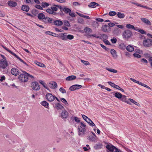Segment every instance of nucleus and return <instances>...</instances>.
Wrapping results in <instances>:
<instances>
[{
    "instance_id": "40",
    "label": "nucleus",
    "mask_w": 152,
    "mask_h": 152,
    "mask_svg": "<svg viewBox=\"0 0 152 152\" xmlns=\"http://www.w3.org/2000/svg\"><path fill=\"white\" fill-rule=\"evenodd\" d=\"M126 48V46L125 44L122 43L120 44L119 46V48L122 50H124Z\"/></svg>"
},
{
    "instance_id": "2",
    "label": "nucleus",
    "mask_w": 152,
    "mask_h": 152,
    "mask_svg": "<svg viewBox=\"0 0 152 152\" xmlns=\"http://www.w3.org/2000/svg\"><path fill=\"white\" fill-rule=\"evenodd\" d=\"M23 73L19 76L18 78L22 82H26L28 80V74L26 71H23Z\"/></svg>"
},
{
    "instance_id": "29",
    "label": "nucleus",
    "mask_w": 152,
    "mask_h": 152,
    "mask_svg": "<svg viewBox=\"0 0 152 152\" xmlns=\"http://www.w3.org/2000/svg\"><path fill=\"white\" fill-rule=\"evenodd\" d=\"M126 27L129 29H132L135 30L136 29V27H135L133 25L130 24H127L126 25Z\"/></svg>"
},
{
    "instance_id": "59",
    "label": "nucleus",
    "mask_w": 152,
    "mask_h": 152,
    "mask_svg": "<svg viewBox=\"0 0 152 152\" xmlns=\"http://www.w3.org/2000/svg\"><path fill=\"white\" fill-rule=\"evenodd\" d=\"M111 41L113 44L117 42V39L116 38H113L111 39Z\"/></svg>"
},
{
    "instance_id": "55",
    "label": "nucleus",
    "mask_w": 152,
    "mask_h": 152,
    "mask_svg": "<svg viewBox=\"0 0 152 152\" xmlns=\"http://www.w3.org/2000/svg\"><path fill=\"white\" fill-rule=\"evenodd\" d=\"M101 37L102 38L104 39H106L108 38V37L107 35L105 34H102L101 35Z\"/></svg>"
},
{
    "instance_id": "36",
    "label": "nucleus",
    "mask_w": 152,
    "mask_h": 152,
    "mask_svg": "<svg viewBox=\"0 0 152 152\" xmlns=\"http://www.w3.org/2000/svg\"><path fill=\"white\" fill-rule=\"evenodd\" d=\"M102 144H97L94 146V148L95 149H100L102 147Z\"/></svg>"
},
{
    "instance_id": "26",
    "label": "nucleus",
    "mask_w": 152,
    "mask_h": 152,
    "mask_svg": "<svg viewBox=\"0 0 152 152\" xmlns=\"http://www.w3.org/2000/svg\"><path fill=\"white\" fill-rule=\"evenodd\" d=\"M122 95L121 93L118 92H117L114 94L115 96L119 99L121 98Z\"/></svg>"
},
{
    "instance_id": "62",
    "label": "nucleus",
    "mask_w": 152,
    "mask_h": 152,
    "mask_svg": "<svg viewBox=\"0 0 152 152\" xmlns=\"http://www.w3.org/2000/svg\"><path fill=\"white\" fill-rule=\"evenodd\" d=\"M46 12L50 14H52V13H53V11L51 9H48L47 10H46Z\"/></svg>"
},
{
    "instance_id": "60",
    "label": "nucleus",
    "mask_w": 152,
    "mask_h": 152,
    "mask_svg": "<svg viewBox=\"0 0 152 152\" xmlns=\"http://www.w3.org/2000/svg\"><path fill=\"white\" fill-rule=\"evenodd\" d=\"M115 25V24L112 23H109L108 24V26L109 28L113 27Z\"/></svg>"
},
{
    "instance_id": "10",
    "label": "nucleus",
    "mask_w": 152,
    "mask_h": 152,
    "mask_svg": "<svg viewBox=\"0 0 152 152\" xmlns=\"http://www.w3.org/2000/svg\"><path fill=\"white\" fill-rule=\"evenodd\" d=\"M8 64L7 61L5 60H1L0 61V67L4 69L7 66Z\"/></svg>"
},
{
    "instance_id": "53",
    "label": "nucleus",
    "mask_w": 152,
    "mask_h": 152,
    "mask_svg": "<svg viewBox=\"0 0 152 152\" xmlns=\"http://www.w3.org/2000/svg\"><path fill=\"white\" fill-rule=\"evenodd\" d=\"M35 7L39 9L40 10H43V9L42 7H41L40 5H38V4H36L35 5Z\"/></svg>"
},
{
    "instance_id": "37",
    "label": "nucleus",
    "mask_w": 152,
    "mask_h": 152,
    "mask_svg": "<svg viewBox=\"0 0 152 152\" xmlns=\"http://www.w3.org/2000/svg\"><path fill=\"white\" fill-rule=\"evenodd\" d=\"M35 63L37 65L39 66L45 67V65L43 63L39 62L37 61H36L35 62Z\"/></svg>"
},
{
    "instance_id": "51",
    "label": "nucleus",
    "mask_w": 152,
    "mask_h": 152,
    "mask_svg": "<svg viewBox=\"0 0 152 152\" xmlns=\"http://www.w3.org/2000/svg\"><path fill=\"white\" fill-rule=\"evenodd\" d=\"M64 25L68 27H70V25L69 22L67 20H65L64 23Z\"/></svg>"
},
{
    "instance_id": "63",
    "label": "nucleus",
    "mask_w": 152,
    "mask_h": 152,
    "mask_svg": "<svg viewBox=\"0 0 152 152\" xmlns=\"http://www.w3.org/2000/svg\"><path fill=\"white\" fill-rule=\"evenodd\" d=\"M103 41L107 45H110V42L107 39H104Z\"/></svg>"
},
{
    "instance_id": "57",
    "label": "nucleus",
    "mask_w": 152,
    "mask_h": 152,
    "mask_svg": "<svg viewBox=\"0 0 152 152\" xmlns=\"http://www.w3.org/2000/svg\"><path fill=\"white\" fill-rule=\"evenodd\" d=\"M90 122L88 121H87V123H88L90 126H95V124L91 120Z\"/></svg>"
},
{
    "instance_id": "6",
    "label": "nucleus",
    "mask_w": 152,
    "mask_h": 152,
    "mask_svg": "<svg viewBox=\"0 0 152 152\" xmlns=\"http://www.w3.org/2000/svg\"><path fill=\"white\" fill-rule=\"evenodd\" d=\"M45 97L47 99L49 102H52L55 99V96L50 93L46 94Z\"/></svg>"
},
{
    "instance_id": "47",
    "label": "nucleus",
    "mask_w": 152,
    "mask_h": 152,
    "mask_svg": "<svg viewBox=\"0 0 152 152\" xmlns=\"http://www.w3.org/2000/svg\"><path fill=\"white\" fill-rule=\"evenodd\" d=\"M59 91L62 93L64 94L66 93V90L62 87H61L59 89Z\"/></svg>"
},
{
    "instance_id": "50",
    "label": "nucleus",
    "mask_w": 152,
    "mask_h": 152,
    "mask_svg": "<svg viewBox=\"0 0 152 152\" xmlns=\"http://www.w3.org/2000/svg\"><path fill=\"white\" fill-rule=\"evenodd\" d=\"M140 85L142 86H144V87L150 89V90H151V88L149 86H147V85H146L143 83H142L141 82L140 83Z\"/></svg>"
},
{
    "instance_id": "33",
    "label": "nucleus",
    "mask_w": 152,
    "mask_h": 152,
    "mask_svg": "<svg viewBox=\"0 0 152 152\" xmlns=\"http://www.w3.org/2000/svg\"><path fill=\"white\" fill-rule=\"evenodd\" d=\"M45 15L43 13H40L38 14V18L39 20L43 19L45 18Z\"/></svg>"
},
{
    "instance_id": "18",
    "label": "nucleus",
    "mask_w": 152,
    "mask_h": 152,
    "mask_svg": "<svg viewBox=\"0 0 152 152\" xmlns=\"http://www.w3.org/2000/svg\"><path fill=\"white\" fill-rule=\"evenodd\" d=\"M8 4L10 7H15L17 5V3L13 1L10 0L8 1Z\"/></svg>"
},
{
    "instance_id": "64",
    "label": "nucleus",
    "mask_w": 152,
    "mask_h": 152,
    "mask_svg": "<svg viewBox=\"0 0 152 152\" xmlns=\"http://www.w3.org/2000/svg\"><path fill=\"white\" fill-rule=\"evenodd\" d=\"M148 61L150 63L151 67H152V56L149 58Z\"/></svg>"
},
{
    "instance_id": "45",
    "label": "nucleus",
    "mask_w": 152,
    "mask_h": 152,
    "mask_svg": "<svg viewBox=\"0 0 152 152\" xmlns=\"http://www.w3.org/2000/svg\"><path fill=\"white\" fill-rule=\"evenodd\" d=\"M74 38V36L72 35L71 34H67V40L68 39L71 40L73 39Z\"/></svg>"
},
{
    "instance_id": "48",
    "label": "nucleus",
    "mask_w": 152,
    "mask_h": 152,
    "mask_svg": "<svg viewBox=\"0 0 152 152\" xmlns=\"http://www.w3.org/2000/svg\"><path fill=\"white\" fill-rule=\"evenodd\" d=\"M39 83L42 85L45 88L47 89H48V87L46 86L45 85V83H44V82L43 81L40 80L39 81Z\"/></svg>"
},
{
    "instance_id": "20",
    "label": "nucleus",
    "mask_w": 152,
    "mask_h": 152,
    "mask_svg": "<svg viewBox=\"0 0 152 152\" xmlns=\"http://www.w3.org/2000/svg\"><path fill=\"white\" fill-rule=\"evenodd\" d=\"M55 107L58 110L64 109V107L60 103L55 104Z\"/></svg>"
},
{
    "instance_id": "44",
    "label": "nucleus",
    "mask_w": 152,
    "mask_h": 152,
    "mask_svg": "<svg viewBox=\"0 0 152 152\" xmlns=\"http://www.w3.org/2000/svg\"><path fill=\"white\" fill-rule=\"evenodd\" d=\"M61 102L63 103L65 105H68V104L66 100L64 98H61Z\"/></svg>"
},
{
    "instance_id": "54",
    "label": "nucleus",
    "mask_w": 152,
    "mask_h": 152,
    "mask_svg": "<svg viewBox=\"0 0 152 152\" xmlns=\"http://www.w3.org/2000/svg\"><path fill=\"white\" fill-rule=\"evenodd\" d=\"M54 5V6L55 7H52L51 8V9L52 10V11H56L57 10L58 8L56 7Z\"/></svg>"
},
{
    "instance_id": "14",
    "label": "nucleus",
    "mask_w": 152,
    "mask_h": 152,
    "mask_svg": "<svg viewBox=\"0 0 152 152\" xmlns=\"http://www.w3.org/2000/svg\"><path fill=\"white\" fill-rule=\"evenodd\" d=\"M68 113L65 110L63 111L61 113V117L63 118H66L68 116Z\"/></svg>"
},
{
    "instance_id": "61",
    "label": "nucleus",
    "mask_w": 152,
    "mask_h": 152,
    "mask_svg": "<svg viewBox=\"0 0 152 152\" xmlns=\"http://www.w3.org/2000/svg\"><path fill=\"white\" fill-rule=\"evenodd\" d=\"M133 56L136 58H140L141 57V56L140 55L137 54V53H134L133 54Z\"/></svg>"
},
{
    "instance_id": "46",
    "label": "nucleus",
    "mask_w": 152,
    "mask_h": 152,
    "mask_svg": "<svg viewBox=\"0 0 152 152\" xmlns=\"http://www.w3.org/2000/svg\"><path fill=\"white\" fill-rule=\"evenodd\" d=\"M81 61L83 64L85 65H87L89 64V63L88 61H84L83 60H81Z\"/></svg>"
},
{
    "instance_id": "13",
    "label": "nucleus",
    "mask_w": 152,
    "mask_h": 152,
    "mask_svg": "<svg viewBox=\"0 0 152 152\" xmlns=\"http://www.w3.org/2000/svg\"><path fill=\"white\" fill-rule=\"evenodd\" d=\"M101 28L102 30L104 32H107L109 29V30H110V28H109L108 25L104 24L102 25Z\"/></svg>"
},
{
    "instance_id": "27",
    "label": "nucleus",
    "mask_w": 152,
    "mask_h": 152,
    "mask_svg": "<svg viewBox=\"0 0 152 152\" xmlns=\"http://www.w3.org/2000/svg\"><path fill=\"white\" fill-rule=\"evenodd\" d=\"M135 30L142 34H146V32L144 30L141 28L139 29L137 27H136V29H135Z\"/></svg>"
},
{
    "instance_id": "5",
    "label": "nucleus",
    "mask_w": 152,
    "mask_h": 152,
    "mask_svg": "<svg viewBox=\"0 0 152 152\" xmlns=\"http://www.w3.org/2000/svg\"><path fill=\"white\" fill-rule=\"evenodd\" d=\"M31 87L32 89L35 91H38L40 89V87L38 83L37 82H34L31 84Z\"/></svg>"
},
{
    "instance_id": "24",
    "label": "nucleus",
    "mask_w": 152,
    "mask_h": 152,
    "mask_svg": "<svg viewBox=\"0 0 152 152\" xmlns=\"http://www.w3.org/2000/svg\"><path fill=\"white\" fill-rule=\"evenodd\" d=\"M134 4L138 7H142L143 8H145L147 9L152 10V8H149L146 6L142 5L141 4H139L138 3H134Z\"/></svg>"
},
{
    "instance_id": "3",
    "label": "nucleus",
    "mask_w": 152,
    "mask_h": 152,
    "mask_svg": "<svg viewBox=\"0 0 152 152\" xmlns=\"http://www.w3.org/2000/svg\"><path fill=\"white\" fill-rule=\"evenodd\" d=\"M132 32L128 29L125 30L122 34L123 38L128 39L130 38L132 35Z\"/></svg>"
},
{
    "instance_id": "25",
    "label": "nucleus",
    "mask_w": 152,
    "mask_h": 152,
    "mask_svg": "<svg viewBox=\"0 0 152 152\" xmlns=\"http://www.w3.org/2000/svg\"><path fill=\"white\" fill-rule=\"evenodd\" d=\"M54 24L56 26H60L63 24L62 22L60 20H56L53 22Z\"/></svg>"
},
{
    "instance_id": "52",
    "label": "nucleus",
    "mask_w": 152,
    "mask_h": 152,
    "mask_svg": "<svg viewBox=\"0 0 152 152\" xmlns=\"http://www.w3.org/2000/svg\"><path fill=\"white\" fill-rule=\"evenodd\" d=\"M101 46L104 48L105 50L106 51H108L109 50V48L106 47L105 46H104V45L101 44H100Z\"/></svg>"
},
{
    "instance_id": "12",
    "label": "nucleus",
    "mask_w": 152,
    "mask_h": 152,
    "mask_svg": "<svg viewBox=\"0 0 152 152\" xmlns=\"http://www.w3.org/2000/svg\"><path fill=\"white\" fill-rule=\"evenodd\" d=\"M67 34L66 33H61L59 35V37L63 40L67 41Z\"/></svg>"
},
{
    "instance_id": "35",
    "label": "nucleus",
    "mask_w": 152,
    "mask_h": 152,
    "mask_svg": "<svg viewBox=\"0 0 152 152\" xmlns=\"http://www.w3.org/2000/svg\"><path fill=\"white\" fill-rule=\"evenodd\" d=\"M110 53L113 57L117 56L116 52L115 50L113 49H111L110 51Z\"/></svg>"
},
{
    "instance_id": "17",
    "label": "nucleus",
    "mask_w": 152,
    "mask_h": 152,
    "mask_svg": "<svg viewBox=\"0 0 152 152\" xmlns=\"http://www.w3.org/2000/svg\"><path fill=\"white\" fill-rule=\"evenodd\" d=\"M96 6H100L99 4L94 2H91L90 4L88 5L89 7L93 8L96 7Z\"/></svg>"
},
{
    "instance_id": "21",
    "label": "nucleus",
    "mask_w": 152,
    "mask_h": 152,
    "mask_svg": "<svg viewBox=\"0 0 152 152\" xmlns=\"http://www.w3.org/2000/svg\"><path fill=\"white\" fill-rule=\"evenodd\" d=\"M21 9L23 11L27 12L29 10V7L26 5H23L22 6Z\"/></svg>"
},
{
    "instance_id": "28",
    "label": "nucleus",
    "mask_w": 152,
    "mask_h": 152,
    "mask_svg": "<svg viewBox=\"0 0 152 152\" xmlns=\"http://www.w3.org/2000/svg\"><path fill=\"white\" fill-rule=\"evenodd\" d=\"M126 49L127 51L130 52H132L134 50V48L132 45H128L126 48Z\"/></svg>"
},
{
    "instance_id": "31",
    "label": "nucleus",
    "mask_w": 152,
    "mask_h": 152,
    "mask_svg": "<svg viewBox=\"0 0 152 152\" xmlns=\"http://www.w3.org/2000/svg\"><path fill=\"white\" fill-rule=\"evenodd\" d=\"M117 16L120 18H123L125 17V15L124 14L121 13L120 12H117Z\"/></svg>"
},
{
    "instance_id": "1",
    "label": "nucleus",
    "mask_w": 152,
    "mask_h": 152,
    "mask_svg": "<svg viewBox=\"0 0 152 152\" xmlns=\"http://www.w3.org/2000/svg\"><path fill=\"white\" fill-rule=\"evenodd\" d=\"M60 9L61 12H64L66 14H69V15L72 17H75V14L73 12H72L71 10L69 8L66 7L65 6L62 7L60 5H54Z\"/></svg>"
},
{
    "instance_id": "9",
    "label": "nucleus",
    "mask_w": 152,
    "mask_h": 152,
    "mask_svg": "<svg viewBox=\"0 0 152 152\" xmlns=\"http://www.w3.org/2000/svg\"><path fill=\"white\" fill-rule=\"evenodd\" d=\"M106 148L108 150H109L110 152H113L114 150L116 148L114 145H113L112 144L109 143L107 144L106 146Z\"/></svg>"
},
{
    "instance_id": "11",
    "label": "nucleus",
    "mask_w": 152,
    "mask_h": 152,
    "mask_svg": "<svg viewBox=\"0 0 152 152\" xmlns=\"http://www.w3.org/2000/svg\"><path fill=\"white\" fill-rule=\"evenodd\" d=\"M11 72L12 75L15 76L18 75L19 74V70L15 68H12L11 69Z\"/></svg>"
},
{
    "instance_id": "7",
    "label": "nucleus",
    "mask_w": 152,
    "mask_h": 152,
    "mask_svg": "<svg viewBox=\"0 0 152 152\" xmlns=\"http://www.w3.org/2000/svg\"><path fill=\"white\" fill-rule=\"evenodd\" d=\"M86 125L84 124L83 122H81L80 125L78 127L79 131L81 132H84L86 130Z\"/></svg>"
},
{
    "instance_id": "38",
    "label": "nucleus",
    "mask_w": 152,
    "mask_h": 152,
    "mask_svg": "<svg viewBox=\"0 0 152 152\" xmlns=\"http://www.w3.org/2000/svg\"><path fill=\"white\" fill-rule=\"evenodd\" d=\"M87 138L89 141H91L92 142L96 140L95 137H93L91 135L88 136Z\"/></svg>"
},
{
    "instance_id": "34",
    "label": "nucleus",
    "mask_w": 152,
    "mask_h": 152,
    "mask_svg": "<svg viewBox=\"0 0 152 152\" xmlns=\"http://www.w3.org/2000/svg\"><path fill=\"white\" fill-rule=\"evenodd\" d=\"M41 104L46 108H48V103L45 101H44L41 103Z\"/></svg>"
},
{
    "instance_id": "22",
    "label": "nucleus",
    "mask_w": 152,
    "mask_h": 152,
    "mask_svg": "<svg viewBox=\"0 0 152 152\" xmlns=\"http://www.w3.org/2000/svg\"><path fill=\"white\" fill-rule=\"evenodd\" d=\"M108 83L110 86L113 87V88H114L118 89H120L119 88H120V87L119 86H118L116 85H115L114 83H112L111 82H108Z\"/></svg>"
},
{
    "instance_id": "58",
    "label": "nucleus",
    "mask_w": 152,
    "mask_h": 152,
    "mask_svg": "<svg viewBox=\"0 0 152 152\" xmlns=\"http://www.w3.org/2000/svg\"><path fill=\"white\" fill-rule=\"evenodd\" d=\"M135 52L137 53L142 54V51L138 49H136L135 50Z\"/></svg>"
},
{
    "instance_id": "23",
    "label": "nucleus",
    "mask_w": 152,
    "mask_h": 152,
    "mask_svg": "<svg viewBox=\"0 0 152 152\" xmlns=\"http://www.w3.org/2000/svg\"><path fill=\"white\" fill-rule=\"evenodd\" d=\"M76 78V76L75 75L69 76L66 78V81H70L75 79Z\"/></svg>"
},
{
    "instance_id": "43",
    "label": "nucleus",
    "mask_w": 152,
    "mask_h": 152,
    "mask_svg": "<svg viewBox=\"0 0 152 152\" xmlns=\"http://www.w3.org/2000/svg\"><path fill=\"white\" fill-rule=\"evenodd\" d=\"M117 14V13L113 11H110L109 13V15L111 16H113L116 15Z\"/></svg>"
},
{
    "instance_id": "49",
    "label": "nucleus",
    "mask_w": 152,
    "mask_h": 152,
    "mask_svg": "<svg viewBox=\"0 0 152 152\" xmlns=\"http://www.w3.org/2000/svg\"><path fill=\"white\" fill-rule=\"evenodd\" d=\"M69 89L71 91H74L76 90L75 85L70 86L69 88Z\"/></svg>"
},
{
    "instance_id": "19",
    "label": "nucleus",
    "mask_w": 152,
    "mask_h": 152,
    "mask_svg": "<svg viewBox=\"0 0 152 152\" xmlns=\"http://www.w3.org/2000/svg\"><path fill=\"white\" fill-rule=\"evenodd\" d=\"M127 98L126 97V96L124 95H122V97L121 98L120 100L123 102H125L126 103L129 104H131L130 103V102H129V100H126Z\"/></svg>"
},
{
    "instance_id": "41",
    "label": "nucleus",
    "mask_w": 152,
    "mask_h": 152,
    "mask_svg": "<svg viewBox=\"0 0 152 152\" xmlns=\"http://www.w3.org/2000/svg\"><path fill=\"white\" fill-rule=\"evenodd\" d=\"M38 12V11L36 9H33L31 11V13L34 16H36Z\"/></svg>"
},
{
    "instance_id": "15",
    "label": "nucleus",
    "mask_w": 152,
    "mask_h": 152,
    "mask_svg": "<svg viewBox=\"0 0 152 152\" xmlns=\"http://www.w3.org/2000/svg\"><path fill=\"white\" fill-rule=\"evenodd\" d=\"M49 86L51 88L54 89L57 88V84L56 82L53 81L49 83Z\"/></svg>"
},
{
    "instance_id": "8",
    "label": "nucleus",
    "mask_w": 152,
    "mask_h": 152,
    "mask_svg": "<svg viewBox=\"0 0 152 152\" xmlns=\"http://www.w3.org/2000/svg\"><path fill=\"white\" fill-rule=\"evenodd\" d=\"M10 53L12 54L14 56H15L16 58H17L20 61L22 62V63L26 65V66H28V64L25 61H24L22 59L20 58L17 55H16L11 50H9L8 51Z\"/></svg>"
},
{
    "instance_id": "16",
    "label": "nucleus",
    "mask_w": 152,
    "mask_h": 152,
    "mask_svg": "<svg viewBox=\"0 0 152 152\" xmlns=\"http://www.w3.org/2000/svg\"><path fill=\"white\" fill-rule=\"evenodd\" d=\"M141 20L144 23L147 25H151V23L148 19L145 18H140Z\"/></svg>"
},
{
    "instance_id": "30",
    "label": "nucleus",
    "mask_w": 152,
    "mask_h": 152,
    "mask_svg": "<svg viewBox=\"0 0 152 152\" xmlns=\"http://www.w3.org/2000/svg\"><path fill=\"white\" fill-rule=\"evenodd\" d=\"M129 102H130H130H131L132 103H133L134 104L137 105L138 106H140V104H139L137 102H136L134 100V99H129Z\"/></svg>"
},
{
    "instance_id": "4",
    "label": "nucleus",
    "mask_w": 152,
    "mask_h": 152,
    "mask_svg": "<svg viewBox=\"0 0 152 152\" xmlns=\"http://www.w3.org/2000/svg\"><path fill=\"white\" fill-rule=\"evenodd\" d=\"M143 44L145 47H149L152 45V40L148 38L145 39L143 40Z\"/></svg>"
},
{
    "instance_id": "32",
    "label": "nucleus",
    "mask_w": 152,
    "mask_h": 152,
    "mask_svg": "<svg viewBox=\"0 0 152 152\" xmlns=\"http://www.w3.org/2000/svg\"><path fill=\"white\" fill-rule=\"evenodd\" d=\"M85 32L87 34H90L92 32V30L90 28L86 27L84 29Z\"/></svg>"
},
{
    "instance_id": "56",
    "label": "nucleus",
    "mask_w": 152,
    "mask_h": 152,
    "mask_svg": "<svg viewBox=\"0 0 152 152\" xmlns=\"http://www.w3.org/2000/svg\"><path fill=\"white\" fill-rule=\"evenodd\" d=\"M130 79L133 82L136 83H137V84H138L139 85L140 84V83L141 82H139V81H137L135 79H134L133 78H131Z\"/></svg>"
},
{
    "instance_id": "42",
    "label": "nucleus",
    "mask_w": 152,
    "mask_h": 152,
    "mask_svg": "<svg viewBox=\"0 0 152 152\" xmlns=\"http://www.w3.org/2000/svg\"><path fill=\"white\" fill-rule=\"evenodd\" d=\"M41 5L42 8H45V7H48L49 5V4L46 2H43L42 3Z\"/></svg>"
},
{
    "instance_id": "39",
    "label": "nucleus",
    "mask_w": 152,
    "mask_h": 152,
    "mask_svg": "<svg viewBox=\"0 0 152 152\" xmlns=\"http://www.w3.org/2000/svg\"><path fill=\"white\" fill-rule=\"evenodd\" d=\"M106 69L109 71L112 72L114 73H116L117 72V70L111 68H106Z\"/></svg>"
}]
</instances>
